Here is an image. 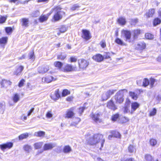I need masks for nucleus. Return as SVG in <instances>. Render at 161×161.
I'll use <instances>...</instances> for the list:
<instances>
[{
  "label": "nucleus",
  "mask_w": 161,
  "mask_h": 161,
  "mask_svg": "<svg viewBox=\"0 0 161 161\" xmlns=\"http://www.w3.org/2000/svg\"><path fill=\"white\" fill-rule=\"evenodd\" d=\"M70 94V91L67 89H64L62 90L61 95L62 97H65Z\"/></svg>",
  "instance_id": "obj_35"
},
{
  "label": "nucleus",
  "mask_w": 161,
  "mask_h": 161,
  "mask_svg": "<svg viewBox=\"0 0 161 161\" xmlns=\"http://www.w3.org/2000/svg\"><path fill=\"white\" fill-rule=\"evenodd\" d=\"M28 136L29 135L27 133H23L19 136L18 138L19 140H22L27 138Z\"/></svg>",
  "instance_id": "obj_39"
},
{
  "label": "nucleus",
  "mask_w": 161,
  "mask_h": 161,
  "mask_svg": "<svg viewBox=\"0 0 161 161\" xmlns=\"http://www.w3.org/2000/svg\"><path fill=\"white\" fill-rule=\"evenodd\" d=\"M141 31L139 29H136L133 31V36L134 39H136L138 36L141 33Z\"/></svg>",
  "instance_id": "obj_34"
},
{
  "label": "nucleus",
  "mask_w": 161,
  "mask_h": 161,
  "mask_svg": "<svg viewBox=\"0 0 161 161\" xmlns=\"http://www.w3.org/2000/svg\"><path fill=\"white\" fill-rule=\"evenodd\" d=\"M13 146V143L12 142H7L0 145V148L2 150H4L6 149H10Z\"/></svg>",
  "instance_id": "obj_12"
},
{
  "label": "nucleus",
  "mask_w": 161,
  "mask_h": 161,
  "mask_svg": "<svg viewBox=\"0 0 161 161\" xmlns=\"http://www.w3.org/2000/svg\"><path fill=\"white\" fill-rule=\"evenodd\" d=\"M157 144V141L156 139H151L150 141V144L152 146H155Z\"/></svg>",
  "instance_id": "obj_48"
},
{
  "label": "nucleus",
  "mask_w": 161,
  "mask_h": 161,
  "mask_svg": "<svg viewBox=\"0 0 161 161\" xmlns=\"http://www.w3.org/2000/svg\"><path fill=\"white\" fill-rule=\"evenodd\" d=\"M77 68L74 67L71 64H67L62 69L63 72L65 73L69 72L76 70Z\"/></svg>",
  "instance_id": "obj_8"
},
{
  "label": "nucleus",
  "mask_w": 161,
  "mask_h": 161,
  "mask_svg": "<svg viewBox=\"0 0 161 161\" xmlns=\"http://www.w3.org/2000/svg\"><path fill=\"white\" fill-rule=\"evenodd\" d=\"M75 107H72L67 109L66 110L64 118L66 119H70L74 117L75 115Z\"/></svg>",
  "instance_id": "obj_7"
},
{
  "label": "nucleus",
  "mask_w": 161,
  "mask_h": 161,
  "mask_svg": "<svg viewBox=\"0 0 161 161\" xmlns=\"http://www.w3.org/2000/svg\"><path fill=\"white\" fill-rule=\"evenodd\" d=\"M156 82V80L154 78H151L149 81V84L151 88H152L154 86V85L155 82Z\"/></svg>",
  "instance_id": "obj_49"
},
{
  "label": "nucleus",
  "mask_w": 161,
  "mask_h": 161,
  "mask_svg": "<svg viewBox=\"0 0 161 161\" xmlns=\"http://www.w3.org/2000/svg\"><path fill=\"white\" fill-rule=\"evenodd\" d=\"M146 47V44L144 42H140L135 46V49L138 50H142Z\"/></svg>",
  "instance_id": "obj_20"
},
{
  "label": "nucleus",
  "mask_w": 161,
  "mask_h": 161,
  "mask_svg": "<svg viewBox=\"0 0 161 161\" xmlns=\"http://www.w3.org/2000/svg\"><path fill=\"white\" fill-rule=\"evenodd\" d=\"M119 115L118 113H116L112 115L111 117V120L113 121H116L119 118Z\"/></svg>",
  "instance_id": "obj_37"
},
{
  "label": "nucleus",
  "mask_w": 161,
  "mask_h": 161,
  "mask_svg": "<svg viewBox=\"0 0 161 161\" xmlns=\"http://www.w3.org/2000/svg\"><path fill=\"white\" fill-rule=\"evenodd\" d=\"M71 150V147L68 145L65 146L63 149V151L64 153H69Z\"/></svg>",
  "instance_id": "obj_32"
},
{
  "label": "nucleus",
  "mask_w": 161,
  "mask_h": 161,
  "mask_svg": "<svg viewBox=\"0 0 161 161\" xmlns=\"http://www.w3.org/2000/svg\"><path fill=\"white\" fill-rule=\"evenodd\" d=\"M127 92L125 89L119 90L114 96V99L116 103L121 104L124 101V95Z\"/></svg>",
  "instance_id": "obj_3"
},
{
  "label": "nucleus",
  "mask_w": 161,
  "mask_h": 161,
  "mask_svg": "<svg viewBox=\"0 0 161 161\" xmlns=\"http://www.w3.org/2000/svg\"><path fill=\"white\" fill-rule=\"evenodd\" d=\"M52 12L51 11L48 13L46 15L44 14H42L39 18V21L41 23H42L47 21L49 16L52 14Z\"/></svg>",
  "instance_id": "obj_14"
},
{
  "label": "nucleus",
  "mask_w": 161,
  "mask_h": 161,
  "mask_svg": "<svg viewBox=\"0 0 161 161\" xmlns=\"http://www.w3.org/2000/svg\"><path fill=\"white\" fill-rule=\"evenodd\" d=\"M81 37L85 41H87L91 39L92 36L89 31L82 29L81 31Z\"/></svg>",
  "instance_id": "obj_6"
},
{
  "label": "nucleus",
  "mask_w": 161,
  "mask_h": 161,
  "mask_svg": "<svg viewBox=\"0 0 161 161\" xmlns=\"http://www.w3.org/2000/svg\"><path fill=\"white\" fill-rule=\"evenodd\" d=\"M130 101L129 99L128 98H126V101L125 102V106H130Z\"/></svg>",
  "instance_id": "obj_63"
},
{
  "label": "nucleus",
  "mask_w": 161,
  "mask_h": 161,
  "mask_svg": "<svg viewBox=\"0 0 161 161\" xmlns=\"http://www.w3.org/2000/svg\"><path fill=\"white\" fill-rule=\"evenodd\" d=\"M117 21L118 24L121 25H124L126 23L125 19L122 17H120L118 18Z\"/></svg>",
  "instance_id": "obj_25"
},
{
  "label": "nucleus",
  "mask_w": 161,
  "mask_h": 161,
  "mask_svg": "<svg viewBox=\"0 0 161 161\" xmlns=\"http://www.w3.org/2000/svg\"><path fill=\"white\" fill-rule=\"evenodd\" d=\"M130 107L129 106L125 105L124 107V113H127L128 111L129 110V108Z\"/></svg>",
  "instance_id": "obj_62"
},
{
  "label": "nucleus",
  "mask_w": 161,
  "mask_h": 161,
  "mask_svg": "<svg viewBox=\"0 0 161 161\" xmlns=\"http://www.w3.org/2000/svg\"><path fill=\"white\" fill-rule=\"evenodd\" d=\"M34 108L33 107L32 108L28 111L27 115V116H30L31 114V113L34 111Z\"/></svg>",
  "instance_id": "obj_64"
},
{
  "label": "nucleus",
  "mask_w": 161,
  "mask_h": 161,
  "mask_svg": "<svg viewBox=\"0 0 161 161\" xmlns=\"http://www.w3.org/2000/svg\"><path fill=\"white\" fill-rule=\"evenodd\" d=\"M25 82V80L24 79H22L19 82L18 84V86L19 87H22L24 85Z\"/></svg>",
  "instance_id": "obj_52"
},
{
  "label": "nucleus",
  "mask_w": 161,
  "mask_h": 161,
  "mask_svg": "<svg viewBox=\"0 0 161 161\" xmlns=\"http://www.w3.org/2000/svg\"><path fill=\"white\" fill-rule=\"evenodd\" d=\"M101 115L100 113L94 114L92 113L90 115V117L94 122L96 123H101L102 122L101 119L100 118Z\"/></svg>",
  "instance_id": "obj_10"
},
{
  "label": "nucleus",
  "mask_w": 161,
  "mask_h": 161,
  "mask_svg": "<svg viewBox=\"0 0 161 161\" xmlns=\"http://www.w3.org/2000/svg\"><path fill=\"white\" fill-rule=\"evenodd\" d=\"M155 13V10L153 9H151L147 12L145 14L147 18L152 17L153 16Z\"/></svg>",
  "instance_id": "obj_30"
},
{
  "label": "nucleus",
  "mask_w": 161,
  "mask_h": 161,
  "mask_svg": "<svg viewBox=\"0 0 161 161\" xmlns=\"http://www.w3.org/2000/svg\"><path fill=\"white\" fill-rule=\"evenodd\" d=\"M5 106L4 102L0 103V113L3 114L4 111V108Z\"/></svg>",
  "instance_id": "obj_42"
},
{
  "label": "nucleus",
  "mask_w": 161,
  "mask_h": 161,
  "mask_svg": "<svg viewBox=\"0 0 161 161\" xmlns=\"http://www.w3.org/2000/svg\"><path fill=\"white\" fill-rule=\"evenodd\" d=\"M7 17H8L7 15L5 16L1 15L0 16V24H2L5 23Z\"/></svg>",
  "instance_id": "obj_45"
},
{
  "label": "nucleus",
  "mask_w": 161,
  "mask_h": 161,
  "mask_svg": "<svg viewBox=\"0 0 161 161\" xmlns=\"http://www.w3.org/2000/svg\"><path fill=\"white\" fill-rule=\"evenodd\" d=\"M111 55L110 53L108 52H105L103 56V59H111Z\"/></svg>",
  "instance_id": "obj_40"
},
{
  "label": "nucleus",
  "mask_w": 161,
  "mask_h": 161,
  "mask_svg": "<svg viewBox=\"0 0 161 161\" xmlns=\"http://www.w3.org/2000/svg\"><path fill=\"white\" fill-rule=\"evenodd\" d=\"M67 55L63 53H61L57 56V59L58 60H64L66 59Z\"/></svg>",
  "instance_id": "obj_33"
},
{
  "label": "nucleus",
  "mask_w": 161,
  "mask_h": 161,
  "mask_svg": "<svg viewBox=\"0 0 161 161\" xmlns=\"http://www.w3.org/2000/svg\"><path fill=\"white\" fill-rule=\"evenodd\" d=\"M14 29V26L12 27H6L4 28L6 33L8 35H10L12 33L13 30Z\"/></svg>",
  "instance_id": "obj_27"
},
{
  "label": "nucleus",
  "mask_w": 161,
  "mask_h": 161,
  "mask_svg": "<svg viewBox=\"0 0 161 161\" xmlns=\"http://www.w3.org/2000/svg\"><path fill=\"white\" fill-rule=\"evenodd\" d=\"M99 44L103 48H104L106 47V42L105 40L103 39L100 42Z\"/></svg>",
  "instance_id": "obj_46"
},
{
  "label": "nucleus",
  "mask_w": 161,
  "mask_h": 161,
  "mask_svg": "<svg viewBox=\"0 0 161 161\" xmlns=\"http://www.w3.org/2000/svg\"><path fill=\"white\" fill-rule=\"evenodd\" d=\"M55 147V145L52 143L45 144L43 146V149L44 151L52 149Z\"/></svg>",
  "instance_id": "obj_21"
},
{
  "label": "nucleus",
  "mask_w": 161,
  "mask_h": 161,
  "mask_svg": "<svg viewBox=\"0 0 161 161\" xmlns=\"http://www.w3.org/2000/svg\"><path fill=\"white\" fill-rule=\"evenodd\" d=\"M74 97L72 96H70L66 98V100L68 102H71L72 101Z\"/></svg>",
  "instance_id": "obj_61"
},
{
  "label": "nucleus",
  "mask_w": 161,
  "mask_h": 161,
  "mask_svg": "<svg viewBox=\"0 0 161 161\" xmlns=\"http://www.w3.org/2000/svg\"><path fill=\"white\" fill-rule=\"evenodd\" d=\"M58 29V31L57 33L58 36H59L61 33H64L67 31V28L64 25L61 26Z\"/></svg>",
  "instance_id": "obj_29"
},
{
  "label": "nucleus",
  "mask_w": 161,
  "mask_h": 161,
  "mask_svg": "<svg viewBox=\"0 0 161 161\" xmlns=\"http://www.w3.org/2000/svg\"><path fill=\"white\" fill-rule=\"evenodd\" d=\"M29 19L26 18H23L21 19V25L23 26L27 27L28 26Z\"/></svg>",
  "instance_id": "obj_26"
},
{
  "label": "nucleus",
  "mask_w": 161,
  "mask_h": 161,
  "mask_svg": "<svg viewBox=\"0 0 161 161\" xmlns=\"http://www.w3.org/2000/svg\"><path fill=\"white\" fill-rule=\"evenodd\" d=\"M115 41L116 43L119 45H124V43L119 38H116L115 39Z\"/></svg>",
  "instance_id": "obj_51"
},
{
  "label": "nucleus",
  "mask_w": 161,
  "mask_h": 161,
  "mask_svg": "<svg viewBox=\"0 0 161 161\" xmlns=\"http://www.w3.org/2000/svg\"><path fill=\"white\" fill-rule=\"evenodd\" d=\"M35 58V56L34 54V52L33 51H32L29 53V58L34 60Z\"/></svg>",
  "instance_id": "obj_54"
},
{
  "label": "nucleus",
  "mask_w": 161,
  "mask_h": 161,
  "mask_svg": "<svg viewBox=\"0 0 161 161\" xmlns=\"http://www.w3.org/2000/svg\"><path fill=\"white\" fill-rule=\"evenodd\" d=\"M49 69V67L48 65H42L39 66L38 68V71L40 73H44Z\"/></svg>",
  "instance_id": "obj_15"
},
{
  "label": "nucleus",
  "mask_w": 161,
  "mask_h": 161,
  "mask_svg": "<svg viewBox=\"0 0 161 161\" xmlns=\"http://www.w3.org/2000/svg\"><path fill=\"white\" fill-rule=\"evenodd\" d=\"M117 91L116 89H110L107 91L103 92L101 97V101L104 102L107 101L109 99L111 96L113 95Z\"/></svg>",
  "instance_id": "obj_4"
},
{
  "label": "nucleus",
  "mask_w": 161,
  "mask_h": 161,
  "mask_svg": "<svg viewBox=\"0 0 161 161\" xmlns=\"http://www.w3.org/2000/svg\"><path fill=\"white\" fill-rule=\"evenodd\" d=\"M157 112V110L155 108H154L150 114V116H153L154 115L156 114Z\"/></svg>",
  "instance_id": "obj_60"
},
{
  "label": "nucleus",
  "mask_w": 161,
  "mask_h": 161,
  "mask_svg": "<svg viewBox=\"0 0 161 161\" xmlns=\"http://www.w3.org/2000/svg\"><path fill=\"white\" fill-rule=\"evenodd\" d=\"M54 66L58 69H61L63 66V63L59 61H56L54 62Z\"/></svg>",
  "instance_id": "obj_31"
},
{
  "label": "nucleus",
  "mask_w": 161,
  "mask_h": 161,
  "mask_svg": "<svg viewBox=\"0 0 161 161\" xmlns=\"http://www.w3.org/2000/svg\"><path fill=\"white\" fill-rule=\"evenodd\" d=\"M92 58L95 61L98 62H100L103 60V56L99 53L93 55Z\"/></svg>",
  "instance_id": "obj_18"
},
{
  "label": "nucleus",
  "mask_w": 161,
  "mask_h": 161,
  "mask_svg": "<svg viewBox=\"0 0 161 161\" xmlns=\"http://www.w3.org/2000/svg\"><path fill=\"white\" fill-rule=\"evenodd\" d=\"M131 98L134 100H136L138 98V95L135 93L131 92Z\"/></svg>",
  "instance_id": "obj_57"
},
{
  "label": "nucleus",
  "mask_w": 161,
  "mask_h": 161,
  "mask_svg": "<svg viewBox=\"0 0 161 161\" xmlns=\"http://www.w3.org/2000/svg\"><path fill=\"white\" fill-rule=\"evenodd\" d=\"M80 7V6L77 4H74L71 7V9L72 11H74L76 10Z\"/></svg>",
  "instance_id": "obj_56"
},
{
  "label": "nucleus",
  "mask_w": 161,
  "mask_h": 161,
  "mask_svg": "<svg viewBox=\"0 0 161 161\" xmlns=\"http://www.w3.org/2000/svg\"><path fill=\"white\" fill-rule=\"evenodd\" d=\"M79 69L82 70H85L89 64V62L86 59L83 58H80L78 62Z\"/></svg>",
  "instance_id": "obj_5"
},
{
  "label": "nucleus",
  "mask_w": 161,
  "mask_h": 161,
  "mask_svg": "<svg viewBox=\"0 0 161 161\" xmlns=\"http://www.w3.org/2000/svg\"><path fill=\"white\" fill-rule=\"evenodd\" d=\"M86 108V107L85 106L80 107L79 108V112L80 114L84 112V110Z\"/></svg>",
  "instance_id": "obj_59"
},
{
  "label": "nucleus",
  "mask_w": 161,
  "mask_h": 161,
  "mask_svg": "<svg viewBox=\"0 0 161 161\" xmlns=\"http://www.w3.org/2000/svg\"><path fill=\"white\" fill-rule=\"evenodd\" d=\"M43 144V142H39L35 143L34 147L35 149H39L42 148Z\"/></svg>",
  "instance_id": "obj_36"
},
{
  "label": "nucleus",
  "mask_w": 161,
  "mask_h": 161,
  "mask_svg": "<svg viewBox=\"0 0 161 161\" xmlns=\"http://www.w3.org/2000/svg\"><path fill=\"white\" fill-rule=\"evenodd\" d=\"M101 141V147H102L105 141L103 138V135L99 133H95L87 141V144L90 145H95L99 143Z\"/></svg>",
  "instance_id": "obj_1"
},
{
  "label": "nucleus",
  "mask_w": 161,
  "mask_h": 161,
  "mask_svg": "<svg viewBox=\"0 0 161 161\" xmlns=\"http://www.w3.org/2000/svg\"><path fill=\"white\" fill-rule=\"evenodd\" d=\"M110 135H109L108 138L110 139L112 137L118 138H120L121 135L120 133L116 130H112L110 131Z\"/></svg>",
  "instance_id": "obj_16"
},
{
  "label": "nucleus",
  "mask_w": 161,
  "mask_h": 161,
  "mask_svg": "<svg viewBox=\"0 0 161 161\" xmlns=\"http://www.w3.org/2000/svg\"><path fill=\"white\" fill-rule=\"evenodd\" d=\"M53 116V114L51 111H48L46 113V117L47 118H51Z\"/></svg>",
  "instance_id": "obj_58"
},
{
  "label": "nucleus",
  "mask_w": 161,
  "mask_h": 161,
  "mask_svg": "<svg viewBox=\"0 0 161 161\" xmlns=\"http://www.w3.org/2000/svg\"><path fill=\"white\" fill-rule=\"evenodd\" d=\"M45 132L42 131H38L36 132L35 135L37 137H44L45 135Z\"/></svg>",
  "instance_id": "obj_38"
},
{
  "label": "nucleus",
  "mask_w": 161,
  "mask_h": 161,
  "mask_svg": "<svg viewBox=\"0 0 161 161\" xmlns=\"http://www.w3.org/2000/svg\"><path fill=\"white\" fill-rule=\"evenodd\" d=\"M12 100L14 103H17L20 100L19 95L18 93H14L12 97Z\"/></svg>",
  "instance_id": "obj_28"
},
{
  "label": "nucleus",
  "mask_w": 161,
  "mask_h": 161,
  "mask_svg": "<svg viewBox=\"0 0 161 161\" xmlns=\"http://www.w3.org/2000/svg\"><path fill=\"white\" fill-rule=\"evenodd\" d=\"M62 9V8L59 5L55 6L52 8L53 11L56 12L52 17L51 21L52 22H57L62 19L63 17L61 14Z\"/></svg>",
  "instance_id": "obj_2"
},
{
  "label": "nucleus",
  "mask_w": 161,
  "mask_h": 161,
  "mask_svg": "<svg viewBox=\"0 0 161 161\" xmlns=\"http://www.w3.org/2000/svg\"><path fill=\"white\" fill-rule=\"evenodd\" d=\"M122 32L126 38L125 41L130 39L131 36V33L130 31L126 30H122Z\"/></svg>",
  "instance_id": "obj_22"
},
{
  "label": "nucleus",
  "mask_w": 161,
  "mask_h": 161,
  "mask_svg": "<svg viewBox=\"0 0 161 161\" xmlns=\"http://www.w3.org/2000/svg\"><path fill=\"white\" fill-rule=\"evenodd\" d=\"M50 97L52 99L55 101H56L60 98L59 89H58L56 90L55 91L54 94H51Z\"/></svg>",
  "instance_id": "obj_17"
},
{
  "label": "nucleus",
  "mask_w": 161,
  "mask_h": 161,
  "mask_svg": "<svg viewBox=\"0 0 161 161\" xmlns=\"http://www.w3.org/2000/svg\"><path fill=\"white\" fill-rule=\"evenodd\" d=\"M149 84V81L147 79L145 78L143 81V86L146 87Z\"/></svg>",
  "instance_id": "obj_53"
},
{
  "label": "nucleus",
  "mask_w": 161,
  "mask_h": 161,
  "mask_svg": "<svg viewBox=\"0 0 161 161\" xmlns=\"http://www.w3.org/2000/svg\"><path fill=\"white\" fill-rule=\"evenodd\" d=\"M81 121V119L80 118L76 117L75 118L74 121L71 124V125H76L78 124Z\"/></svg>",
  "instance_id": "obj_44"
},
{
  "label": "nucleus",
  "mask_w": 161,
  "mask_h": 161,
  "mask_svg": "<svg viewBox=\"0 0 161 161\" xmlns=\"http://www.w3.org/2000/svg\"><path fill=\"white\" fill-rule=\"evenodd\" d=\"M77 61V57L75 56H71L69 58V62L70 63H75Z\"/></svg>",
  "instance_id": "obj_47"
},
{
  "label": "nucleus",
  "mask_w": 161,
  "mask_h": 161,
  "mask_svg": "<svg viewBox=\"0 0 161 161\" xmlns=\"http://www.w3.org/2000/svg\"><path fill=\"white\" fill-rule=\"evenodd\" d=\"M145 36L146 38L148 39H152L153 38V36L149 33L146 34Z\"/></svg>",
  "instance_id": "obj_55"
},
{
  "label": "nucleus",
  "mask_w": 161,
  "mask_h": 161,
  "mask_svg": "<svg viewBox=\"0 0 161 161\" xmlns=\"http://www.w3.org/2000/svg\"><path fill=\"white\" fill-rule=\"evenodd\" d=\"M8 40V36H2L0 38V45L4 47L7 43Z\"/></svg>",
  "instance_id": "obj_19"
},
{
  "label": "nucleus",
  "mask_w": 161,
  "mask_h": 161,
  "mask_svg": "<svg viewBox=\"0 0 161 161\" xmlns=\"http://www.w3.org/2000/svg\"><path fill=\"white\" fill-rule=\"evenodd\" d=\"M53 76L48 75L43 77L42 79V82L43 83H48L55 80Z\"/></svg>",
  "instance_id": "obj_13"
},
{
  "label": "nucleus",
  "mask_w": 161,
  "mask_h": 161,
  "mask_svg": "<svg viewBox=\"0 0 161 161\" xmlns=\"http://www.w3.org/2000/svg\"><path fill=\"white\" fill-rule=\"evenodd\" d=\"M139 104L137 102H134L131 103V109L133 111H135L137 108H139Z\"/></svg>",
  "instance_id": "obj_41"
},
{
  "label": "nucleus",
  "mask_w": 161,
  "mask_h": 161,
  "mask_svg": "<svg viewBox=\"0 0 161 161\" xmlns=\"http://www.w3.org/2000/svg\"><path fill=\"white\" fill-rule=\"evenodd\" d=\"M24 67L22 65L19 66L14 72V74L15 75H18L20 74L23 70Z\"/></svg>",
  "instance_id": "obj_24"
},
{
  "label": "nucleus",
  "mask_w": 161,
  "mask_h": 161,
  "mask_svg": "<svg viewBox=\"0 0 161 161\" xmlns=\"http://www.w3.org/2000/svg\"><path fill=\"white\" fill-rule=\"evenodd\" d=\"M144 161H158V159H154V158L150 155L147 154L144 156Z\"/></svg>",
  "instance_id": "obj_23"
},
{
  "label": "nucleus",
  "mask_w": 161,
  "mask_h": 161,
  "mask_svg": "<svg viewBox=\"0 0 161 161\" xmlns=\"http://www.w3.org/2000/svg\"><path fill=\"white\" fill-rule=\"evenodd\" d=\"M161 22V20L158 18H155L153 22V24L154 26H156L159 24Z\"/></svg>",
  "instance_id": "obj_50"
},
{
  "label": "nucleus",
  "mask_w": 161,
  "mask_h": 161,
  "mask_svg": "<svg viewBox=\"0 0 161 161\" xmlns=\"http://www.w3.org/2000/svg\"><path fill=\"white\" fill-rule=\"evenodd\" d=\"M106 106L108 109L113 111L118 108L117 106L112 99H110L107 102Z\"/></svg>",
  "instance_id": "obj_9"
},
{
  "label": "nucleus",
  "mask_w": 161,
  "mask_h": 161,
  "mask_svg": "<svg viewBox=\"0 0 161 161\" xmlns=\"http://www.w3.org/2000/svg\"><path fill=\"white\" fill-rule=\"evenodd\" d=\"M23 149L25 151L29 152L32 149V147L28 144H25L23 146Z\"/></svg>",
  "instance_id": "obj_43"
},
{
  "label": "nucleus",
  "mask_w": 161,
  "mask_h": 161,
  "mask_svg": "<svg viewBox=\"0 0 161 161\" xmlns=\"http://www.w3.org/2000/svg\"><path fill=\"white\" fill-rule=\"evenodd\" d=\"M12 82L9 80L5 79H2L0 82V84L1 88H6L8 86H10Z\"/></svg>",
  "instance_id": "obj_11"
}]
</instances>
